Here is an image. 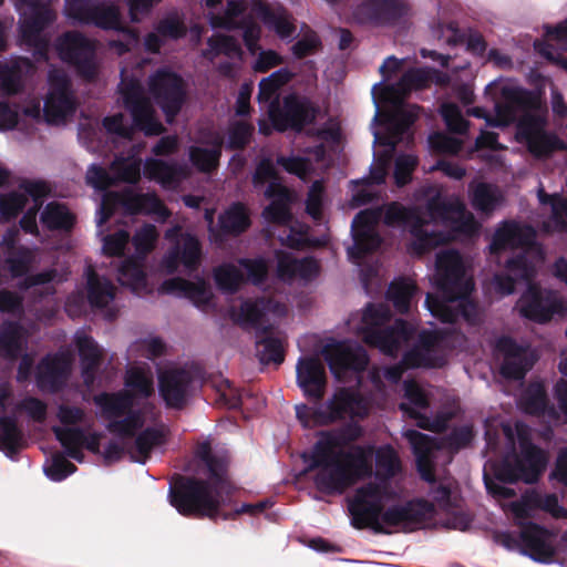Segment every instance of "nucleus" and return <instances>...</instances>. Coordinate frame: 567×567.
Here are the masks:
<instances>
[{
    "mask_svg": "<svg viewBox=\"0 0 567 567\" xmlns=\"http://www.w3.org/2000/svg\"><path fill=\"white\" fill-rule=\"evenodd\" d=\"M360 435L361 429L357 425L321 433L313 445L308 466V471L317 470L313 483L320 493L342 495L359 481L372 475V464L364 447L354 445L350 451L342 450Z\"/></svg>",
    "mask_w": 567,
    "mask_h": 567,
    "instance_id": "nucleus-1",
    "label": "nucleus"
},
{
    "mask_svg": "<svg viewBox=\"0 0 567 567\" xmlns=\"http://www.w3.org/2000/svg\"><path fill=\"white\" fill-rule=\"evenodd\" d=\"M501 95L506 104L498 103V127L515 124V140L537 159H547L556 152L566 151V143L548 131V106L542 90L504 86Z\"/></svg>",
    "mask_w": 567,
    "mask_h": 567,
    "instance_id": "nucleus-2",
    "label": "nucleus"
},
{
    "mask_svg": "<svg viewBox=\"0 0 567 567\" xmlns=\"http://www.w3.org/2000/svg\"><path fill=\"white\" fill-rule=\"evenodd\" d=\"M385 494L386 488L374 482L358 487L348 503L351 525L357 529L371 528L377 534H389L384 525L411 528L425 523L435 513L434 503L425 499L393 505L384 511Z\"/></svg>",
    "mask_w": 567,
    "mask_h": 567,
    "instance_id": "nucleus-3",
    "label": "nucleus"
},
{
    "mask_svg": "<svg viewBox=\"0 0 567 567\" xmlns=\"http://www.w3.org/2000/svg\"><path fill=\"white\" fill-rule=\"evenodd\" d=\"M436 287L443 298L427 293L425 305L431 315L444 323H455L461 318L470 324L480 322L477 303L471 299L474 282L465 278L461 254L455 249L436 255Z\"/></svg>",
    "mask_w": 567,
    "mask_h": 567,
    "instance_id": "nucleus-4",
    "label": "nucleus"
},
{
    "mask_svg": "<svg viewBox=\"0 0 567 567\" xmlns=\"http://www.w3.org/2000/svg\"><path fill=\"white\" fill-rule=\"evenodd\" d=\"M506 268L515 276L522 278L527 286L517 302L522 317L537 323H546L555 315H566L567 307L563 299L555 291L543 289L538 284L534 282L536 266L525 255L514 256L508 259Z\"/></svg>",
    "mask_w": 567,
    "mask_h": 567,
    "instance_id": "nucleus-5",
    "label": "nucleus"
},
{
    "mask_svg": "<svg viewBox=\"0 0 567 567\" xmlns=\"http://www.w3.org/2000/svg\"><path fill=\"white\" fill-rule=\"evenodd\" d=\"M226 487H215L210 480L175 474L168 491L171 505L186 517L209 518L217 520L220 515V496L218 491Z\"/></svg>",
    "mask_w": 567,
    "mask_h": 567,
    "instance_id": "nucleus-6",
    "label": "nucleus"
},
{
    "mask_svg": "<svg viewBox=\"0 0 567 567\" xmlns=\"http://www.w3.org/2000/svg\"><path fill=\"white\" fill-rule=\"evenodd\" d=\"M392 312L384 303H368L362 313V340L382 353L395 357L413 339L416 328L404 319L389 324Z\"/></svg>",
    "mask_w": 567,
    "mask_h": 567,
    "instance_id": "nucleus-7",
    "label": "nucleus"
},
{
    "mask_svg": "<svg viewBox=\"0 0 567 567\" xmlns=\"http://www.w3.org/2000/svg\"><path fill=\"white\" fill-rule=\"evenodd\" d=\"M124 107L131 113L133 125L124 124V115L116 113L105 116L102 125L110 134L125 140H132L135 131L143 132L146 136H157L165 132L164 125L155 117V112L150 101L144 96L137 82H130L122 91Z\"/></svg>",
    "mask_w": 567,
    "mask_h": 567,
    "instance_id": "nucleus-8",
    "label": "nucleus"
},
{
    "mask_svg": "<svg viewBox=\"0 0 567 567\" xmlns=\"http://www.w3.org/2000/svg\"><path fill=\"white\" fill-rule=\"evenodd\" d=\"M516 432L518 452L514 456L513 464L498 462V482L520 481L535 484L547 468L549 454L532 441L528 427L517 425Z\"/></svg>",
    "mask_w": 567,
    "mask_h": 567,
    "instance_id": "nucleus-9",
    "label": "nucleus"
},
{
    "mask_svg": "<svg viewBox=\"0 0 567 567\" xmlns=\"http://www.w3.org/2000/svg\"><path fill=\"white\" fill-rule=\"evenodd\" d=\"M21 11V42L32 50L38 61L49 58L50 39L43 31L54 22L56 16L51 8L52 0H13Z\"/></svg>",
    "mask_w": 567,
    "mask_h": 567,
    "instance_id": "nucleus-10",
    "label": "nucleus"
},
{
    "mask_svg": "<svg viewBox=\"0 0 567 567\" xmlns=\"http://www.w3.org/2000/svg\"><path fill=\"white\" fill-rule=\"evenodd\" d=\"M383 220L388 226L401 225L409 229L413 237L410 249L417 256L431 251L450 239L444 231L429 230L430 221L415 207H406L399 202H392L386 206Z\"/></svg>",
    "mask_w": 567,
    "mask_h": 567,
    "instance_id": "nucleus-11",
    "label": "nucleus"
},
{
    "mask_svg": "<svg viewBox=\"0 0 567 567\" xmlns=\"http://www.w3.org/2000/svg\"><path fill=\"white\" fill-rule=\"evenodd\" d=\"M554 539V533L533 522L519 523L517 534L498 532V544L540 564L554 561L557 554Z\"/></svg>",
    "mask_w": 567,
    "mask_h": 567,
    "instance_id": "nucleus-12",
    "label": "nucleus"
},
{
    "mask_svg": "<svg viewBox=\"0 0 567 567\" xmlns=\"http://www.w3.org/2000/svg\"><path fill=\"white\" fill-rule=\"evenodd\" d=\"M148 90L156 104L172 124L186 102L187 90L184 79L176 72L161 68L148 80Z\"/></svg>",
    "mask_w": 567,
    "mask_h": 567,
    "instance_id": "nucleus-13",
    "label": "nucleus"
},
{
    "mask_svg": "<svg viewBox=\"0 0 567 567\" xmlns=\"http://www.w3.org/2000/svg\"><path fill=\"white\" fill-rule=\"evenodd\" d=\"M317 109L306 99L297 94H288L282 99H276L268 105V118L272 127L280 133L288 130L300 133L307 125L315 122Z\"/></svg>",
    "mask_w": 567,
    "mask_h": 567,
    "instance_id": "nucleus-14",
    "label": "nucleus"
},
{
    "mask_svg": "<svg viewBox=\"0 0 567 567\" xmlns=\"http://www.w3.org/2000/svg\"><path fill=\"white\" fill-rule=\"evenodd\" d=\"M447 333L421 330L416 342L404 352V363L415 369H441L447 363Z\"/></svg>",
    "mask_w": 567,
    "mask_h": 567,
    "instance_id": "nucleus-15",
    "label": "nucleus"
},
{
    "mask_svg": "<svg viewBox=\"0 0 567 567\" xmlns=\"http://www.w3.org/2000/svg\"><path fill=\"white\" fill-rule=\"evenodd\" d=\"M59 58L75 68L84 79L91 81L96 75L94 62L95 44L78 31H66L55 41Z\"/></svg>",
    "mask_w": 567,
    "mask_h": 567,
    "instance_id": "nucleus-16",
    "label": "nucleus"
},
{
    "mask_svg": "<svg viewBox=\"0 0 567 567\" xmlns=\"http://www.w3.org/2000/svg\"><path fill=\"white\" fill-rule=\"evenodd\" d=\"M68 16L81 23L93 24L104 30L121 29L118 6L99 0H66Z\"/></svg>",
    "mask_w": 567,
    "mask_h": 567,
    "instance_id": "nucleus-17",
    "label": "nucleus"
},
{
    "mask_svg": "<svg viewBox=\"0 0 567 567\" xmlns=\"http://www.w3.org/2000/svg\"><path fill=\"white\" fill-rule=\"evenodd\" d=\"M381 218L379 209L368 208L360 210L351 223L353 245L348 248V256L353 260H361L374 252L382 244V238L375 230Z\"/></svg>",
    "mask_w": 567,
    "mask_h": 567,
    "instance_id": "nucleus-18",
    "label": "nucleus"
},
{
    "mask_svg": "<svg viewBox=\"0 0 567 567\" xmlns=\"http://www.w3.org/2000/svg\"><path fill=\"white\" fill-rule=\"evenodd\" d=\"M504 354V362L498 367V374L519 381L533 369L538 355L528 343H518L507 336H498V354Z\"/></svg>",
    "mask_w": 567,
    "mask_h": 567,
    "instance_id": "nucleus-19",
    "label": "nucleus"
},
{
    "mask_svg": "<svg viewBox=\"0 0 567 567\" xmlns=\"http://www.w3.org/2000/svg\"><path fill=\"white\" fill-rule=\"evenodd\" d=\"M315 415L320 424H330L347 417H364L368 415V406L358 391L340 388L324 406H318Z\"/></svg>",
    "mask_w": 567,
    "mask_h": 567,
    "instance_id": "nucleus-20",
    "label": "nucleus"
},
{
    "mask_svg": "<svg viewBox=\"0 0 567 567\" xmlns=\"http://www.w3.org/2000/svg\"><path fill=\"white\" fill-rule=\"evenodd\" d=\"M49 82L50 91L44 101L43 116L48 124H59L75 112L76 103L71 82L64 73H50Z\"/></svg>",
    "mask_w": 567,
    "mask_h": 567,
    "instance_id": "nucleus-21",
    "label": "nucleus"
},
{
    "mask_svg": "<svg viewBox=\"0 0 567 567\" xmlns=\"http://www.w3.org/2000/svg\"><path fill=\"white\" fill-rule=\"evenodd\" d=\"M505 246L522 249L516 256L525 255L535 265L544 259L542 246L536 241V231L530 225L515 221L498 225V251Z\"/></svg>",
    "mask_w": 567,
    "mask_h": 567,
    "instance_id": "nucleus-22",
    "label": "nucleus"
},
{
    "mask_svg": "<svg viewBox=\"0 0 567 567\" xmlns=\"http://www.w3.org/2000/svg\"><path fill=\"white\" fill-rule=\"evenodd\" d=\"M405 14L401 0H362L352 10V18L359 24L375 27L393 25Z\"/></svg>",
    "mask_w": 567,
    "mask_h": 567,
    "instance_id": "nucleus-23",
    "label": "nucleus"
},
{
    "mask_svg": "<svg viewBox=\"0 0 567 567\" xmlns=\"http://www.w3.org/2000/svg\"><path fill=\"white\" fill-rule=\"evenodd\" d=\"M322 353L336 377L346 371L362 372L369 364L367 352L361 347L352 348L348 341L328 343Z\"/></svg>",
    "mask_w": 567,
    "mask_h": 567,
    "instance_id": "nucleus-24",
    "label": "nucleus"
},
{
    "mask_svg": "<svg viewBox=\"0 0 567 567\" xmlns=\"http://www.w3.org/2000/svg\"><path fill=\"white\" fill-rule=\"evenodd\" d=\"M194 379L189 371L177 368L161 373L158 390L167 408L181 410L186 405Z\"/></svg>",
    "mask_w": 567,
    "mask_h": 567,
    "instance_id": "nucleus-25",
    "label": "nucleus"
},
{
    "mask_svg": "<svg viewBox=\"0 0 567 567\" xmlns=\"http://www.w3.org/2000/svg\"><path fill=\"white\" fill-rule=\"evenodd\" d=\"M297 383L305 396L319 403L326 392L327 374L322 362L317 357H302L298 360Z\"/></svg>",
    "mask_w": 567,
    "mask_h": 567,
    "instance_id": "nucleus-26",
    "label": "nucleus"
},
{
    "mask_svg": "<svg viewBox=\"0 0 567 567\" xmlns=\"http://www.w3.org/2000/svg\"><path fill=\"white\" fill-rule=\"evenodd\" d=\"M202 260V244L198 238L189 233L181 235V239L171 248L163 259V266L167 274H175L179 265L188 272L198 269Z\"/></svg>",
    "mask_w": 567,
    "mask_h": 567,
    "instance_id": "nucleus-27",
    "label": "nucleus"
},
{
    "mask_svg": "<svg viewBox=\"0 0 567 567\" xmlns=\"http://www.w3.org/2000/svg\"><path fill=\"white\" fill-rule=\"evenodd\" d=\"M536 509L549 513L555 518H567V509L559 505L556 494L543 495L536 488L525 491L520 498L511 504V511L518 519H527Z\"/></svg>",
    "mask_w": 567,
    "mask_h": 567,
    "instance_id": "nucleus-28",
    "label": "nucleus"
},
{
    "mask_svg": "<svg viewBox=\"0 0 567 567\" xmlns=\"http://www.w3.org/2000/svg\"><path fill=\"white\" fill-rule=\"evenodd\" d=\"M203 143L210 145V148L200 146H190L188 157L192 165L200 173L212 174L220 165V158L224 147V137L217 131L208 130L203 134Z\"/></svg>",
    "mask_w": 567,
    "mask_h": 567,
    "instance_id": "nucleus-29",
    "label": "nucleus"
},
{
    "mask_svg": "<svg viewBox=\"0 0 567 567\" xmlns=\"http://www.w3.org/2000/svg\"><path fill=\"white\" fill-rule=\"evenodd\" d=\"M69 377L68 361L58 354L47 355L38 364L35 381L42 391L56 393L63 389Z\"/></svg>",
    "mask_w": 567,
    "mask_h": 567,
    "instance_id": "nucleus-30",
    "label": "nucleus"
},
{
    "mask_svg": "<svg viewBox=\"0 0 567 567\" xmlns=\"http://www.w3.org/2000/svg\"><path fill=\"white\" fill-rule=\"evenodd\" d=\"M405 437L411 444L420 476L426 482L434 481L433 457L434 452L440 449L436 440L416 430L406 431Z\"/></svg>",
    "mask_w": 567,
    "mask_h": 567,
    "instance_id": "nucleus-31",
    "label": "nucleus"
},
{
    "mask_svg": "<svg viewBox=\"0 0 567 567\" xmlns=\"http://www.w3.org/2000/svg\"><path fill=\"white\" fill-rule=\"evenodd\" d=\"M159 290L163 293H177L189 299L196 307L209 303L213 295L206 280L198 277L196 281H189L182 277H174L163 281Z\"/></svg>",
    "mask_w": 567,
    "mask_h": 567,
    "instance_id": "nucleus-32",
    "label": "nucleus"
},
{
    "mask_svg": "<svg viewBox=\"0 0 567 567\" xmlns=\"http://www.w3.org/2000/svg\"><path fill=\"white\" fill-rule=\"evenodd\" d=\"M517 404L522 412L528 415L543 416L547 414L551 417L557 415L554 405L549 403L545 385L540 381L529 382L522 391Z\"/></svg>",
    "mask_w": 567,
    "mask_h": 567,
    "instance_id": "nucleus-33",
    "label": "nucleus"
},
{
    "mask_svg": "<svg viewBox=\"0 0 567 567\" xmlns=\"http://www.w3.org/2000/svg\"><path fill=\"white\" fill-rule=\"evenodd\" d=\"M252 11L281 39L292 37L296 31V25L292 23L290 14L282 7L272 8L267 2L257 0L252 3Z\"/></svg>",
    "mask_w": 567,
    "mask_h": 567,
    "instance_id": "nucleus-34",
    "label": "nucleus"
},
{
    "mask_svg": "<svg viewBox=\"0 0 567 567\" xmlns=\"http://www.w3.org/2000/svg\"><path fill=\"white\" fill-rule=\"evenodd\" d=\"M75 343L81 362V374L86 386L94 383L102 362V351L95 340L87 334H78Z\"/></svg>",
    "mask_w": 567,
    "mask_h": 567,
    "instance_id": "nucleus-35",
    "label": "nucleus"
},
{
    "mask_svg": "<svg viewBox=\"0 0 567 567\" xmlns=\"http://www.w3.org/2000/svg\"><path fill=\"white\" fill-rule=\"evenodd\" d=\"M86 275L87 301L92 308L103 309L115 298L116 288L106 277H101L92 266H89Z\"/></svg>",
    "mask_w": 567,
    "mask_h": 567,
    "instance_id": "nucleus-36",
    "label": "nucleus"
},
{
    "mask_svg": "<svg viewBox=\"0 0 567 567\" xmlns=\"http://www.w3.org/2000/svg\"><path fill=\"white\" fill-rule=\"evenodd\" d=\"M257 357L262 364H281L285 360L282 340L274 336V327L266 324L256 332Z\"/></svg>",
    "mask_w": 567,
    "mask_h": 567,
    "instance_id": "nucleus-37",
    "label": "nucleus"
},
{
    "mask_svg": "<svg viewBox=\"0 0 567 567\" xmlns=\"http://www.w3.org/2000/svg\"><path fill=\"white\" fill-rule=\"evenodd\" d=\"M94 402L109 422L123 417L134 406L133 393L127 390L100 393L94 396Z\"/></svg>",
    "mask_w": 567,
    "mask_h": 567,
    "instance_id": "nucleus-38",
    "label": "nucleus"
},
{
    "mask_svg": "<svg viewBox=\"0 0 567 567\" xmlns=\"http://www.w3.org/2000/svg\"><path fill=\"white\" fill-rule=\"evenodd\" d=\"M419 106L411 109H399L389 117V133L378 137L380 143L394 150L402 136L410 130L419 117Z\"/></svg>",
    "mask_w": 567,
    "mask_h": 567,
    "instance_id": "nucleus-39",
    "label": "nucleus"
},
{
    "mask_svg": "<svg viewBox=\"0 0 567 567\" xmlns=\"http://www.w3.org/2000/svg\"><path fill=\"white\" fill-rule=\"evenodd\" d=\"M196 456L206 465L208 478L215 487H227L228 462L225 457L213 454L208 442L202 443L196 451Z\"/></svg>",
    "mask_w": 567,
    "mask_h": 567,
    "instance_id": "nucleus-40",
    "label": "nucleus"
},
{
    "mask_svg": "<svg viewBox=\"0 0 567 567\" xmlns=\"http://www.w3.org/2000/svg\"><path fill=\"white\" fill-rule=\"evenodd\" d=\"M23 350L22 327L17 321L4 320L0 324V357L16 361Z\"/></svg>",
    "mask_w": 567,
    "mask_h": 567,
    "instance_id": "nucleus-41",
    "label": "nucleus"
},
{
    "mask_svg": "<svg viewBox=\"0 0 567 567\" xmlns=\"http://www.w3.org/2000/svg\"><path fill=\"white\" fill-rule=\"evenodd\" d=\"M251 225L247 208L241 203L231 204L218 217L219 230L225 236H239Z\"/></svg>",
    "mask_w": 567,
    "mask_h": 567,
    "instance_id": "nucleus-42",
    "label": "nucleus"
},
{
    "mask_svg": "<svg viewBox=\"0 0 567 567\" xmlns=\"http://www.w3.org/2000/svg\"><path fill=\"white\" fill-rule=\"evenodd\" d=\"M431 74L427 70L413 68L403 73L401 79L392 85L384 87L388 96L405 95L413 90H422L431 83Z\"/></svg>",
    "mask_w": 567,
    "mask_h": 567,
    "instance_id": "nucleus-43",
    "label": "nucleus"
},
{
    "mask_svg": "<svg viewBox=\"0 0 567 567\" xmlns=\"http://www.w3.org/2000/svg\"><path fill=\"white\" fill-rule=\"evenodd\" d=\"M118 282L128 287L133 292H141L146 289L147 279L144 271L143 259L140 257H128L118 268Z\"/></svg>",
    "mask_w": 567,
    "mask_h": 567,
    "instance_id": "nucleus-44",
    "label": "nucleus"
},
{
    "mask_svg": "<svg viewBox=\"0 0 567 567\" xmlns=\"http://www.w3.org/2000/svg\"><path fill=\"white\" fill-rule=\"evenodd\" d=\"M40 220L42 225L51 231H70L75 224V216L64 204L51 202L41 213Z\"/></svg>",
    "mask_w": 567,
    "mask_h": 567,
    "instance_id": "nucleus-45",
    "label": "nucleus"
},
{
    "mask_svg": "<svg viewBox=\"0 0 567 567\" xmlns=\"http://www.w3.org/2000/svg\"><path fill=\"white\" fill-rule=\"evenodd\" d=\"M166 442V432L164 426L152 427L148 426L140 432L135 437L136 457L135 462L144 464L150 457L153 449L164 445Z\"/></svg>",
    "mask_w": 567,
    "mask_h": 567,
    "instance_id": "nucleus-46",
    "label": "nucleus"
},
{
    "mask_svg": "<svg viewBox=\"0 0 567 567\" xmlns=\"http://www.w3.org/2000/svg\"><path fill=\"white\" fill-rule=\"evenodd\" d=\"M124 384L133 393V399L135 396L142 399H148L154 394V380L153 375L150 371L138 368L132 367L126 370Z\"/></svg>",
    "mask_w": 567,
    "mask_h": 567,
    "instance_id": "nucleus-47",
    "label": "nucleus"
},
{
    "mask_svg": "<svg viewBox=\"0 0 567 567\" xmlns=\"http://www.w3.org/2000/svg\"><path fill=\"white\" fill-rule=\"evenodd\" d=\"M416 291V286L406 278L393 280L386 291V299L392 302L394 309L404 315L411 307V300Z\"/></svg>",
    "mask_w": 567,
    "mask_h": 567,
    "instance_id": "nucleus-48",
    "label": "nucleus"
},
{
    "mask_svg": "<svg viewBox=\"0 0 567 567\" xmlns=\"http://www.w3.org/2000/svg\"><path fill=\"white\" fill-rule=\"evenodd\" d=\"M52 431L56 440L64 447L65 454L80 463L83 462L84 454L81 441L84 439V430L81 427L53 426Z\"/></svg>",
    "mask_w": 567,
    "mask_h": 567,
    "instance_id": "nucleus-49",
    "label": "nucleus"
},
{
    "mask_svg": "<svg viewBox=\"0 0 567 567\" xmlns=\"http://www.w3.org/2000/svg\"><path fill=\"white\" fill-rule=\"evenodd\" d=\"M23 433L18 426L17 419L10 415L0 416V449L9 455L16 454L22 447Z\"/></svg>",
    "mask_w": 567,
    "mask_h": 567,
    "instance_id": "nucleus-50",
    "label": "nucleus"
},
{
    "mask_svg": "<svg viewBox=\"0 0 567 567\" xmlns=\"http://www.w3.org/2000/svg\"><path fill=\"white\" fill-rule=\"evenodd\" d=\"M213 275L217 288L227 293L237 292L245 281L241 270L230 262H224L214 268Z\"/></svg>",
    "mask_w": 567,
    "mask_h": 567,
    "instance_id": "nucleus-51",
    "label": "nucleus"
},
{
    "mask_svg": "<svg viewBox=\"0 0 567 567\" xmlns=\"http://www.w3.org/2000/svg\"><path fill=\"white\" fill-rule=\"evenodd\" d=\"M377 476L383 481L394 477L401 471L400 457L391 445L380 446L375 451Z\"/></svg>",
    "mask_w": 567,
    "mask_h": 567,
    "instance_id": "nucleus-52",
    "label": "nucleus"
},
{
    "mask_svg": "<svg viewBox=\"0 0 567 567\" xmlns=\"http://www.w3.org/2000/svg\"><path fill=\"white\" fill-rule=\"evenodd\" d=\"M463 206L464 204L457 198L449 200L437 195L427 202L426 209L432 220H441L447 225L463 209Z\"/></svg>",
    "mask_w": 567,
    "mask_h": 567,
    "instance_id": "nucleus-53",
    "label": "nucleus"
},
{
    "mask_svg": "<svg viewBox=\"0 0 567 567\" xmlns=\"http://www.w3.org/2000/svg\"><path fill=\"white\" fill-rule=\"evenodd\" d=\"M475 437L474 426L463 424L454 426L450 433L442 437L441 446L452 454L471 446Z\"/></svg>",
    "mask_w": 567,
    "mask_h": 567,
    "instance_id": "nucleus-54",
    "label": "nucleus"
},
{
    "mask_svg": "<svg viewBox=\"0 0 567 567\" xmlns=\"http://www.w3.org/2000/svg\"><path fill=\"white\" fill-rule=\"evenodd\" d=\"M255 127L251 123L246 121L233 122L227 131V141L224 144L228 151H243L251 142Z\"/></svg>",
    "mask_w": 567,
    "mask_h": 567,
    "instance_id": "nucleus-55",
    "label": "nucleus"
},
{
    "mask_svg": "<svg viewBox=\"0 0 567 567\" xmlns=\"http://www.w3.org/2000/svg\"><path fill=\"white\" fill-rule=\"evenodd\" d=\"M179 167L176 164L163 159L150 158L145 162L144 173L148 178L156 179L163 184L174 183L179 175Z\"/></svg>",
    "mask_w": 567,
    "mask_h": 567,
    "instance_id": "nucleus-56",
    "label": "nucleus"
},
{
    "mask_svg": "<svg viewBox=\"0 0 567 567\" xmlns=\"http://www.w3.org/2000/svg\"><path fill=\"white\" fill-rule=\"evenodd\" d=\"M115 185L117 182L136 184L141 179V163L125 157H116L110 166Z\"/></svg>",
    "mask_w": 567,
    "mask_h": 567,
    "instance_id": "nucleus-57",
    "label": "nucleus"
},
{
    "mask_svg": "<svg viewBox=\"0 0 567 567\" xmlns=\"http://www.w3.org/2000/svg\"><path fill=\"white\" fill-rule=\"evenodd\" d=\"M23 90L22 72L18 65L0 66V92L2 95H16Z\"/></svg>",
    "mask_w": 567,
    "mask_h": 567,
    "instance_id": "nucleus-58",
    "label": "nucleus"
},
{
    "mask_svg": "<svg viewBox=\"0 0 567 567\" xmlns=\"http://www.w3.org/2000/svg\"><path fill=\"white\" fill-rule=\"evenodd\" d=\"M441 115L450 132L460 135L467 133L470 121L463 116L461 109L456 104L444 103L441 106Z\"/></svg>",
    "mask_w": 567,
    "mask_h": 567,
    "instance_id": "nucleus-59",
    "label": "nucleus"
},
{
    "mask_svg": "<svg viewBox=\"0 0 567 567\" xmlns=\"http://www.w3.org/2000/svg\"><path fill=\"white\" fill-rule=\"evenodd\" d=\"M429 483L431 484L429 495L441 509L460 507L461 498L453 494L450 485L437 483L435 478Z\"/></svg>",
    "mask_w": 567,
    "mask_h": 567,
    "instance_id": "nucleus-60",
    "label": "nucleus"
},
{
    "mask_svg": "<svg viewBox=\"0 0 567 567\" xmlns=\"http://www.w3.org/2000/svg\"><path fill=\"white\" fill-rule=\"evenodd\" d=\"M28 198L24 194L10 192L0 194V215L9 221L16 218L25 207Z\"/></svg>",
    "mask_w": 567,
    "mask_h": 567,
    "instance_id": "nucleus-61",
    "label": "nucleus"
},
{
    "mask_svg": "<svg viewBox=\"0 0 567 567\" xmlns=\"http://www.w3.org/2000/svg\"><path fill=\"white\" fill-rule=\"evenodd\" d=\"M207 44L215 55L224 54L228 58H240L243 54L240 44L231 35H213L207 40Z\"/></svg>",
    "mask_w": 567,
    "mask_h": 567,
    "instance_id": "nucleus-62",
    "label": "nucleus"
},
{
    "mask_svg": "<svg viewBox=\"0 0 567 567\" xmlns=\"http://www.w3.org/2000/svg\"><path fill=\"white\" fill-rule=\"evenodd\" d=\"M417 163V158L411 154H402L396 157L393 172L396 186L403 187L411 182Z\"/></svg>",
    "mask_w": 567,
    "mask_h": 567,
    "instance_id": "nucleus-63",
    "label": "nucleus"
},
{
    "mask_svg": "<svg viewBox=\"0 0 567 567\" xmlns=\"http://www.w3.org/2000/svg\"><path fill=\"white\" fill-rule=\"evenodd\" d=\"M76 470L78 467L63 454L56 453L52 456L51 465L47 467L44 472L50 480L61 482L76 472Z\"/></svg>",
    "mask_w": 567,
    "mask_h": 567,
    "instance_id": "nucleus-64",
    "label": "nucleus"
}]
</instances>
